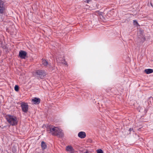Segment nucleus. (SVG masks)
Returning a JSON list of instances; mask_svg holds the SVG:
<instances>
[{
  "instance_id": "14",
  "label": "nucleus",
  "mask_w": 153,
  "mask_h": 153,
  "mask_svg": "<svg viewBox=\"0 0 153 153\" xmlns=\"http://www.w3.org/2000/svg\"><path fill=\"white\" fill-rule=\"evenodd\" d=\"M97 153H103V151L100 149H97Z\"/></svg>"
},
{
  "instance_id": "1",
  "label": "nucleus",
  "mask_w": 153,
  "mask_h": 153,
  "mask_svg": "<svg viewBox=\"0 0 153 153\" xmlns=\"http://www.w3.org/2000/svg\"><path fill=\"white\" fill-rule=\"evenodd\" d=\"M49 131L50 133L54 136L62 138L64 136V133L62 129L58 127H55L52 126H49L48 131Z\"/></svg>"
},
{
  "instance_id": "19",
  "label": "nucleus",
  "mask_w": 153,
  "mask_h": 153,
  "mask_svg": "<svg viewBox=\"0 0 153 153\" xmlns=\"http://www.w3.org/2000/svg\"><path fill=\"white\" fill-rule=\"evenodd\" d=\"M91 0H85V2L88 3L90 2Z\"/></svg>"
},
{
  "instance_id": "5",
  "label": "nucleus",
  "mask_w": 153,
  "mask_h": 153,
  "mask_svg": "<svg viewBox=\"0 0 153 153\" xmlns=\"http://www.w3.org/2000/svg\"><path fill=\"white\" fill-rule=\"evenodd\" d=\"M27 54V53L25 51H21L19 52V56L22 59H25Z\"/></svg>"
},
{
  "instance_id": "18",
  "label": "nucleus",
  "mask_w": 153,
  "mask_h": 153,
  "mask_svg": "<svg viewBox=\"0 0 153 153\" xmlns=\"http://www.w3.org/2000/svg\"><path fill=\"white\" fill-rule=\"evenodd\" d=\"M152 99V100H153V98L152 97H150L149 98V99H148V101H149V102H151V100Z\"/></svg>"
},
{
  "instance_id": "8",
  "label": "nucleus",
  "mask_w": 153,
  "mask_h": 153,
  "mask_svg": "<svg viewBox=\"0 0 153 153\" xmlns=\"http://www.w3.org/2000/svg\"><path fill=\"white\" fill-rule=\"evenodd\" d=\"M66 150L70 153H73L74 152V149L70 146H68L66 147Z\"/></svg>"
},
{
  "instance_id": "16",
  "label": "nucleus",
  "mask_w": 153,
  "mask_h": 153,
  "mask_svg": "<svg viewBox=\"0 0 153 153\" xmlns=\"http://www.w3.org/2000/svg\"><path fill=\"white\" fill-rule=\"evenodd\" d=\"M145 40V38L144 37H142L141 39V41L142 42H143Z\"/></svg>"
},
{
  "instance_id": "7",
  "label": "nucleus",
  "mask_w": 153,
  "mask_h": 153,
  "mask_svg": "<svg viewBox=\"0 0 153 153\" xmlns=\"http://www.w3.org/2000/svg\"><path fill=\"white\" fill-rule=\"evenodd\" d=\"M40 101V99L39 98L35 97L32 99L31 100L32 102L35 104H39Z\"/></svg>"
},
{
  "instance_id": "6",
  "label": "nucleus",
  "mask_w": 153,
  "mask_h": 153,
  "mask_svg": "<svg viewBox=\"0 0 153 153\" xmlns=\"http://www.w3.org/2000/svg\"><path fill=\"white\" fill-rule=\"evenodd\" d=\"M35 73L39 76H44L46 75L45 71L42 70H36V71Z\"/></svg>"
},
{
  "instance_id": "12",
  "label": "nucleus",
  "mask_w": 153,
  "mask_h": 153,
  "mask_svg": "<svg viewBox=\"0 0 153 153\" xmlns=\"http://www.w3.org/2000/svg\"><path fill=\"white\" fill-rule=\"evenodd\" d=\"M144 72L146 74H149L153 72V70L151 69H148L145 70Z\"/></svg>"
},
{
  "instance_id": "9",
  "label": "nucleus",
  "mask_w": 153,
  "mask_h": 153,
  "mask_svg": "<svg viewBox=\"0 0 153 153\" xmlns=\"http://www.w3.org/2000/svg\"><path fill=\"white\" fill-rule=\"evenodd\" d=\"M78 136L81 138H84L86 136V133L84 132L80 131L78 133Z\"/></svg>"
},
{
  "instance_id": "15",
  "label": "nucleus",
  "mask_w": 153,
  "mask_h": 153,
  "mask_svg": "<svg viewBox=\"0 0 153 153\" xmlns=\"http://www.w3.org/2000/svg\"><path fill=\"white\" fill-rule=\"evenodd\" d=\"M133 23L134 25L138 24L136 20H133Z\"/></svg>"
},
{
  "instance_id": "3",
  "label": "nucleus",
  "mask_w": 153,
  "mask_h": 153,
  "mask_svg": "<svg viewBox=\"0 0 153 153\" xmlns=\"http://www.w3.org/2000/svg\"><path fill=\"white\" fill-rule=\"evenodd\" d=\"M21 106L23 112L25 113H27V112L28 109V105L27 103L25 102L22 103L21 104Z\"/></svg>"
},
{
  "instance_id": "17",
  "label": "nucleus",
  "mask_w": 153,
  "mask_h": 153,
  "mask_svg": "<svg viewBox=\"0 0 153 153\" xmlns=\"http://www.w3.org/2000/svg\"><path fill=\"white\" fill-rule=\"evenodd\" d=\"M63 62H62V64H65V65H67V62L65 61V60H64Z\"/></svg>"
},
{
  "instance_id": "21",
  "label": "nucleus",
  "mask_w": 153,
  "mask_h": 153,
  "mask_svg": "<svg viewBox=\"0 0 153 153\" xmlns=\"http://www.w3.org/2000/svg\"><path fill=\"white\" fill-rule=\"evenodd\" d=\"M150 4H151V6L152 7V6H153V5H152V3H150Z\"/></svg>"
},
{
  "instance_id": "4",
  "label": "nucleus",
  "mask_w": 153,
  "mask_h": 153,
  "mask_svg": "<svg viewBox=\"0 0 153 153\" xmlns=\"http://www.w3.org/2000/svg\"><path fill=\"white\" fill-rule=\"evenodd\" d=\"M5 10V6L4 3L2 0H0V15L4 13Z\"/></svg>"
},
{
  "instance_id": "13",
  "label": "nucleus",
  "mask_w": 153,
  "mask_h": 153,
  "mask_svg": "<svg viewBox=\"0 0 153 153\" xmlns=\"http://www.w3.org/2000/svg\"><path fill=\"white\" fill-rule=\"evenodd\" d=\"M14 89L16 91H19V87L17 85H16L14 87Z\"/></svg>"
},
{
  "instance_id": "11",
  "label": "nucleus",
  "mask_w": 153,
  "mask_h": 153,
  "mask_svg": "<svg viewBox=\"0 0 153 153\" xmlns=\"http://www.w3.org/2000/svg\"><path fill=\"white\" fill-rule=\"evenodd\" d=\"M41 146L42 150L45 149L47 147L44 141H42L41 143Z\"/></svg>"
},
{
  "instance_id": "20",
  "label": "nucleus",
  "mask_w": 153,
  "mask_h": 153,
  "mask_svg": "<svg viewBox=\"0 0 153 153\" xmlns=\"http://www.w3.org/2000/svg\"><path fill=\"white\" fill-rule=\"evenodd\" d=\"M129 131H133V129L132 128H130L129 129Z\"/></svg>"
},
{
  "instance_id": "22",
  "label": "nucleus",
  "mask_w": 153,
  "mask_h": 153,
  "mask_svg": "<svg viewBox=\"0 0 153 153\" xmlns=\"http://www.w3.org/2000/svg\"><path fill=\"white\" fill-rule=\"evenodd\" d=\"M84 153H88V151H87L85 152H84Z\"/></svg>"
},
{
  "instance_id": "2",
  "label": "nucleus",
  "mask_w": 153,
  "mask_h": 153,
  "mask_svg": "<svg viewBox=\"0 0 153 153\" xmlns=\"http://www.w3.org/2000/svg\"><path fill=\"white\" fill-rule=\"evenodd\" d=\"M7 122L11 126H14L17 124L18 120L17 117L14 115H7L5 117Z\"/></svg>"
},
{
  "instance_id": "10",
  "label": "nucleus",
  "mask_w": 153,
  "mask_h": 153,
  "mask_svg": "<svg viewBox=\"0 0 153 153\" xmlns=\"http://www.w3.org/2000/svg\"><path fill=\"white\" fill-rule=\"evenodd\" d=\"M42 64L44 66H47L48 65V66L50 67L51 66L50 64L48 63V62L45 59L42 60Z\"/></svg>"
}]
</instances>
